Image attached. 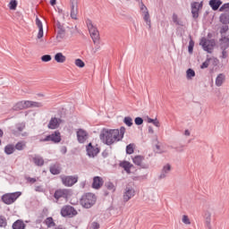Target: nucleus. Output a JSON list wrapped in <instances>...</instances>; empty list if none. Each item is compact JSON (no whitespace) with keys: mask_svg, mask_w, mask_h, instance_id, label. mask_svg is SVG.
I'll return each instance as SVG.
<instances>
[{"mask_svg":"<svg viewBox=\"0 0 229 229\" xmlns=\"http://www.w3.org/2000/svg\"><path fill=\"white\" fill-rule=\"evenodd\" d=\"M119 129H103L100 132V140L106 146H112L114 142H119Z\"/></svg>","mask_w":229,"mask_h":229,"instance_id":"nucleus-1","label":"nucleus"},{"mask_svg":"<svg viewBox=\"0 0 229 229\" xmlns=\"http://www.w3.org/2000/svg\"><path fill=\"white\" fill-rule=\"evenodd\" d=\"M96 201H98V198L93 193H85L81 196L80 199V204L83 208H92L94 205H96Z\"/></svg>","mask_w":229,"mask_h":229,"instance_id":"nucleus-2","label":"nucleus"},{"mask_svg":"<svg viewBox=\"0 0 229 229\" xmlns=\"http://www.w3.org/2000/svg\"><path fill=\"white\" fill-rule=\"evenodd\" d=\"M86 23L94 44H99V30H98V28L94 27L92 20H87Z\"/></svg>","mask_w":229,"mask_h":229,"instance_id":"nucleus-3","label":"nucleus"},{"mask_svg":"<svg viewBox=\"0 0 229 229\" xmlns=\"http://www.w3.org/2000/svg\"><path fill=\"white\" fill-rule=\"evenodd\" d=\"M199 46H201L207 53L212 54L214 47H216V39H207L202 38Z\"/></svg>","mask_w":229,"mask_h":229,"instance_id":"nucleus-4","label":"nucleus"},{"mask_svg":"<svg viewBox=\"0 0 229 229\" xmlns=\"http://www.w3.org/2000/svg\"><path fill=\"white\" fill-rule=\"evenodd\" d=\"M39 142H54V144H58L59 142H62V135L60 134V131H55L46 138L40 139Z\"/></svg>","mask_w":229,"mask_h":229,"instance_id":"nucleus-5","label":"nucleus"},{"mask_svg":"<svg viewBox=\"0 0 229 229\" xmlns=\"http://www.w3.org/2000/svg\"><path fill=\"white\" fill-rule=\"evenodd\" d=\"M22 194L21 191L13 192V193H6L2 196V201L5 205H12V203H15V200Z\"/></svg>","mask_w":229,"mask_h":229,"instance_id":"nucleus-6","label":"nucleus"},{"mask_svg":"<svg viewBox=\"0 0 229 229\" xmlns=\"http://www.w3.org/2000/svg\"><path fill=\"white\" fill-rule=\"evenodd\" d=\"M69 196H71V190L67 189H58L54 193L55 203H58L60 199H68Z\"/></svg>","mask_w":229,"mask_h":229,"instance_id":"nucleus-7","label":"nucleus"},{"mask_svg":"<svg viewBox=\"0 0 229 229\" xmlns=\"http://www.w3.org/2000/svg\"><path fill=\"white\" fill-rule=\"evenodd\" d=\"M61 216L63 217H74V216H78V211L72 206H64L61 209Z\"/></svg>","mask_w":229,"mask_h":229,"instance_id":"nucleus-8","label":"nucleus"},{"mask_svg":"<svg viewBox=\"0 0 229 229\" xmlns=\"http://www.w3.org/2000/svg\"><path fill=\"white\" fill-rule=\"evenodd\" d=\"M191 6L193 19H198L199 17V11L203 9V2H192Z\"/></svg>","mask_w":229,"mask_h":229,"instance_id":"nucleus-9","label":"nucleus"},{"mask_svg":"<svg viewBox=\"0 0 229 229\" xmlns=\"http://www.w3.org/2000/svg\"><path fill=\"white\" fill-rule=\"evenodd\" d=\"M63 184L65 187H72L74 183L78 182V175H69L62 178Z\"/></svg>","mask_w":229,"mask_h":229,"instance_id":"nucleus-10","label":"nucleus"},{"mask_svg":"<svg viewBox=\"0 0 229 229\" xmlns=\"http://www.w3.org/2000/svg\"><path fill=\"white\" fill-rule=\"evenodd\" d=\"M76 133L79 144H85V142L89 140V132H87V131L79 129Z\"/></svg>","mask_w":229,"mask_h":229,"instance_id":"nucleus-11","label":"nucleus"},{"mask_svg":"<svg viewBox=\"0 0 229 229\" xmlns=\"http://www.w3.org/2000/svg\"><path fill=\"white\" fill-rule=\"evenodd\" d=\"M86 151L88 157H91L92 158H94V157H98L100 149L99 148L93 146L92 143H89L86 147Z\"/></svg>","mask_w":229,"mask_h":229,"instance_id":"nucleus-12","label":"nucleus"},{"mask_svg":"<svg viewBox=\"0 0 229 229\" xmlns=\"http://www.w3.org/2000/svg\"><path fill=\"white\" fill-rule=\"evenodd\" d=\"M71 17L74 21L78 20V0H70Z\"/></svg>","mask_w":229,"mask_h":229,"instance_id":"nucleus-13","label":"nucleus"},{"mask_svg":"<svg viewBox=\"0 0 229 229\" xmlns=\"http://www.w3.org/2000/svg\"><path fill=\"white\" fill-rule=\"evenodd\" d=\"M135 196V190L131 187H126L123 192V201L128 203Z\"/></svg>","mask_w":229,"mask_h":229,"instance_id":"nucleus-14","label":"nucleus"},{"mask_svg":"<svg viewBox=\"0 0 229 229\" xmlns=\"http://www.w3.org/2000/svg\"><path fill=\"white\" fill-rule=\"evenodd\" d=\"M63 120L56 117H52L48 123L47 128L49 130H56V128H60V124H62Z\"/></svg>","mask_w":229,"mask_h":229,"instance_id":"nucleus-15","label":"nucleus"},{"mask_svg":"<svg viewBox=\"0 0 229 229\" xmlns=\"http://www.w3.org/2000/svg\"><path fill=\"white\" fill-rule=\"evenodd\" d=\"M142 160H144V157L142 156H136L132 158L133 164H135V165H139L140 167H142V169H148V165L143 164Z\"/></svg>","mask_w":229,"mask_h":229,"instance_id":"nucleus-16","label":"nucleus"},{"mask_svg":"<svg viewBox=\"0 0 229 229\" xmlns=\"http://www.w3.org/2000/svg\"><path fill=\"white\" fill-rule=\"evenodd\" d=\"M103 183H105V181H103V178H101L100 176H95L93 178V183H92V187L93 189H101V187H103Z\"/></svg>","mask_w":229,"mask_h":229,"instance_id":"nucleus-17","label":"nucleus"},{"mask_svg":"<svg viewBox=\"0 0 229 229\" xmlns=\"http://www.w3.org/2000/svg\"><path fill=\"white\" fill-rule=\"evenodd\" d=\"M169 173H171V165L166 164L165 165L163 166V169L159 175V180H164V178H166Z\"/></svg>","mask_w":229,"mask_h":229,"instance_id":"nucleus-18","label":"nucleus"},{"mask_svg":"<svg viewBox=\"0 0 229 229\" xmlns=\"http://www.w3.org/2000/svg\"><path fill=\"white\" fill-rule=\"evenodd\" d=\"M204 219L206 221V225L210 229L212 228V212L210 210H206L204 212Z\"/></svg>","mask_w":229,"mask_h":229,"instance_id":"nucleus-19","label":"nucleus"},{"mask_svg":"<svg viewBox=\"0 0 229 229\" xmlns=\"http://www.w3.org/2000/svg\"><path fill=\"white\" fill-rule=\"evenodd\" d=\"M120 167H123V169H124V171L127 173V174H131V168L133 167V165H131L128 161H123L120 163Z\"/></svg>","mask_w":229,"mask_h":229,"instance_id":"nucleus-20","label":"nucleus"},{"mask_svg":"<svg viewBox=\"0 0 229 229\" xmlns=\"http://www.w3.org/2000/svg\"><path fill=\"white\" fill-rule=\"evenodd\" d=\"M54 59L57 64H65L67 57L62 52H58L55 55Z\"/></svg>","mask_w":229,"mask_h":229,"instance_id":"nucleus-21","label":"nucleus"},{"mask_svg":"<svg viewBox=\"0 0 229 229\" xmlns=\"http://www.w3.org/2000/svg\"><path fill=\"white\" fill-rule=\"evenodd\" d=\"M220 49H228L229 47V38L226 36H222L219 44Z\"/></svg>","mask_w":229,"mask_h":229,"instance_id":"nucleus-22","label":"nucleus"},{"mask_svg":"<svg viewBox=\"0 0 229 229\" xmlns=\"http://www.w3.org/2000/svg\"><path fill=\"white\" fill-rule=\"evenodd\" d=\"M221 4H223V2L221 0H210L209 1V6H211V8L214 12H216V10H219Z\"/></svg>","mask_w":229,"mask_h":229,"instance_id":"nucleus-23","label":"nucleus"},{"mask_svg":"<svg viewBox=\"0 0 229 229\" xmlns=\"http://www.w3.org/2000/svg\"><path fill=\"white\" fill-rule=\"evenodd\" d=\"M226 80V76L224 73H219L216 79V86L223 87V83H225Z\"/></svg>","mask_w":229,"mask_h":229,"instance_id":"nucleus-24","label":"nucleus"},{"mask_svg":"<svg viewBox=\"0 0 229 229\" xmlns=\"http://www.w3.org/2000/svg\"><path fill=\"white\" fill-rule=\"evenodd\" d=\"M32 101L27 100L24 102H19L16 105L17 108H20V110H23L24 108H31Z\"/></svg>","mask_w":229,"mask_h":229,"instance_id":"nucleus-25","label":"nucleus"},{"mask_svg":"<svg viewBox=\"0 0 229 229\" xmlns=\"http://www.w3.org/2000/svg\"><path fill=\"white\" fill-rule=\"evenodd\" d=\"M65 38V28L57 29L56 40L57 42H62Z\"/></svg>","mask_w":229,"mask_h":229,"instance_id":"nucleus-26","label":"nucleus"},{"mask_svg":"<svg viewBox=\"0 0 229 229\" xmlns=\"http://www.w3.org/2000/svg\"><path fill=\"white\" fill-rule=\"evenodd\" d=\"M26 228V224H24V221L22 220H16L13 224V229H25Z\"/></svg>","mask_w":229,"mask_h":229,"instance_id":"nucleus-27","label":"nucleus"},{"mask_svg":"<svg viewBox=\"0 0 229 229\" xmlns=\"http://www.w3.org/2000/svg\"><path fill=\"white\" fill-rule=\"evenodd\" d=\"M143 13V21H145L147 26H148V30H151V18L149 17V11H146Z\"/></svg>","mask_w":229,"mask_h":229,"instance_id":"nucleus-28","label":"nucleus"},{"mask_svg":"<svg viewBox=\"0 0 229 229\" xmlns=\"http://www.w3.org/2000/svg\"><path fill=\"white\" fill-rule=\"evenodd\" d=\"M50 173L52 174H60V173H62V168L58 165H54L50 166Z\"/></svg>","mask_w":229,"mask_h":229,"instance_id":"nucleus-29","label":"nucleus"},{"mask_svg":"<svg viewBox=\"0 0 229 229\" xmlns=\"http://www.w3.org/2000/svg\"><path fill=\"white\" fill-rule=\"evenodd\" d=\"M220 22H222V24H229V13H225L220 15Z\"/></svg>","mask_w":229,"mask_h":229,"instance_id":"nucleus-30","label":"nucleus"},{"mask_svg":"<svg viewBox=\"0 0 229 229\" xmlns=\"http://www.w3.org/2000/svg\"><path fill=\"white\" fill-rule=\"evenodd\" d=\"M15 151V146L9 144L4 147V153L6 155H12Z\"/></svg>","mask_w":229,"mask_h":229,"instance_id":"nucleus-31","label":"nucleus"},{"mask_svg":"<svg viewBox=\"0 0 229 229\" xmlns=\"http://www.w3.org/2000/svg\"><path fill=\"white\" fill-rule=\"evenodd\" d=\"M33 162L36 165H38L41 167V165H44V158H42L41 157H33Z\"/></svg>","mask_w":229,"mask_h":229,"instance_id":"nucleus-32","label":"nucleus"},{"mask_svg":"<svg viewBox=\"0 0 229 229\" xmlns=\"http://www.w3.org/2000/svg\"><path fill=\"white\" fill-rule=\"evenodd\" d=\"M45 225H47V228H52V226H55L56 224H55V221L53 220V217L49 216L45 220Z\"/></svg>","mask_w":229,"mask_h":229,"instance_id":"nucleus-33","label":"nucleus"},{"mask_svg":"<svg viewBox=\"0 0 229 229\" xmlns=\"http://www.w3.org/2000/svg\"><path fill=\"white\" fill-rule=\"evenodd\" d=\"M194 76H196V72H194V70L189 68L186 71V78H187V80H192V78H194Z\"/></svg>","mask_w":229,"mask_h":229,"instance_id":"nucleus-34","label":"nucleus"},{"mask_svg":"<svg viewBox=\"0 0 229 229\" xmlns=\"http://www.w3.org/2000/svg\"><path fill=\"white\" fill-rule=\"evenodd\" d=\"M124 133H126V128L121 127L120 130H118V140H123Z\"/></svg>","mask_w":229,"mask_h":229,"instance_id":"nucleus-35","label":"nucleus"},{"mask_svg":"<svg viewBox=\"0 0 229 229\" xmlns=\"http://www.w3.org/2000/svg\"><path fill=\"white\" fill-rule=\"evenodd\" d=\"M172 19L173 22H174V24H176L177 26H183V21H179L178 14L174 13Z\"/></svg>","mask_w":229,"mask_h":229,"instance_id":"nucleus-36","label":"nucleus"},{"mask_svg":"<svg viewBox=\"0 0 229 229\" xmlns=\"http://www.w3.org/2000/svg\"><path fill=\"white\" fill-rule=\"evenodd\" d=\"M26 148V143L24 141H20L14 146V149H17L18 151H22Z\"/></svg>","mask_w":229,"mask_h":229,"instance_id":"nucleus-37","label":"nucleus"},{"mask_svg":"<svg viewBox=\"0 0 229 229\" xmlns=\"http://www.w3.org/2000/svg\"><path fill=\"white\" fill-rule=\"evenodd\" d=\"M8 222L6 221V217L4 216L0 215V228H6Z\"/></svg>","mask_w":229,"mask_h":229,"instance_id":"nucleus-38","label":"nucleus"},{"mask_svg":"<svg viewBox=\"0 0 229 229\" xmlns=\"http://www.w3.org/2000/svg\"><path fill=\"white\" fill-rule=\"evenodd\" d=\"M190 42H189V46H188V52L190 53V55H192L193 51H194V40H192V37L190 36Z\"/></svg>","mask_w":229,"mask_h":229,"instance_id":"nucleus-39","label":"nucleus"},{"mask_svg":"<svg viewBox=\"0 0 229 229\" xmlns=\"http://www.w3.org/2000/svg\"><path fill=\"white\" fill-rule=\"evenodd\" d=\"M123 123L126 124V126H133V119H131L130 116L124 117Z\"/></svg>","mask_w":229,"mask_h":229,"instance_id":"nucleus-40","label":"nucleus"},{"mask_svg":"<svg viewBox=\"0 0 229 229\" xmlns=\"http://www.w3.org/2000/svg\"><path fill=\"white\" fill-rule=\"evenodd\" d=\"M75 65L76 67H80L81 69H83V67H85V62H83L81 59H76Z\"/></svg>","mask_w":229,"mask_h":229,"instance_id":"nucleus-41","label":"nucleus"},{"mask_svg":"<svg viewBox=\"0 0 229 229\" xmlns=\"http://www.w3.org/2000/svg\"><path fill=\"white\" fill-rule=\"evenodd\" d=\"M10 10H17V0H11L9 3Z\"/></svg>","mask_w":229,"mask_h":229,"instance_id":"nucleus-42","label":"nucleus"},{"mask_svg":"<svg viewBox=\"0 0 229 229\" xmlns=\"http://www.w3.org/2000/svg\"><path fill=\"white\" fill-rule=\"evenodd\" d=\"M133 151H134L133 144L127 145V147H126V153H127V155H133Z\"/></svg>","mask_w":229,"mask_h":229,"instance_id":"nucleus-43","label":"nucleus"},{"mask_svg":"<svg viewBox=\"0 0 229 229\" xmlns=\"http://www.w3.org/2000/svg\"><path fill=\"white\" fill-rule=\"evenodd\" d=\"M51 60H53L51 55H44L41 56V62H51Z\"/></svg>","mask_w":229,"mask_h":229,"instance_id":"nucleus-44","label":"nucleus"},{"mask_svg":"<svg viewBox=\"0 0 229 229\" xmlns=\"http://www.w3.org/2000/svg\"><path fill=\"white\" fill-rule=\"evenodd\" d=\"M210 60H212V58H207V60L200 65V69L208 68V65H210Z\"/></svg>","mask_w":229,"mask_h":229,"instance_id":"nucleus-45","label":"nucleus"},{"mask_svg":"<svg viewBox=\"0 0 229 229\" xmlns=\"http://www.w3.org/2000/svg\"><path fill=\"white\" fill-rule=\"evenodd\" d=\"M105 185L108 191H112L113 192L115 191V186L111 182H106Z\"/></svg>","mask_w":229,"mask_h":229,"instance_id":"nucleus-46","label":"nucleus"},{"mask_svg":"<svg viewBox=\"0 0 229 229\" xmlns=\"http://www.w3.org/2000/svg\"><path fill=\"white\" fill-rule=\"evenodd\" d=\"M134 123L137 126H140L141 124L144 123V119H142V117H136L134 119Z\"/></svg>","mask_w":229,"mask_h":229,"instance_id":"nucleus-47","label":"nucleus"},{"mask_svg":"<svg viewBox=\"0 0 229 229\" xmlns=\"http://www.w3.org/2000/svg\"><path fill=\"white\" fill-rule=\"evenodd\" d=\"M183 225H191V219L189 218V216L183 215L182 219Z\"/></svg>","mask_w":229,"mask_h":229,"instance_id":"nucleus-48","label":"nucleus"},{"mask_svg":"<svg viewBox=\"0 0 229 229\" xmlns=\"http://www.w3.org/2000/svg\"><path fill=\"white\" fill-rule=\"evenodd\" d=\"M219 12H229V3L224 4L220 8Z\"/></svg>","mask_w":229,"mask_h":229,"instance_id":"nucleus-49","label":"nucleus"},{"mask_svg":"<svg viewBox=\"0 0 229 229\" xmlns=\"http://www.w3.org/2000/svg\"><path fill=\"white\" fill-rule=\"evenodd\" d=\"M229 27L228 25L225 24L224 26H222L221 30H220V33L222 35V37H225V33H226V31H228Z\"/></svg>","mask_w":229,"mask_h":229,"instance_id":"nucleus-50","label":"nucleus"},{"mask_svg":"<svg viewBox=\"0 0 229 229\" xmlns=\"http://www.w3.org/2000/svg\"><path fill=\"white\" fill-rule=\"evenodd\" d=\"M16 128H17L18 131H22L24 130V128H26V123H18V124H16Z\"/></svg>","mask_w":229,"mask_h":229,"instance_id":"nucleus-51","label":"nucleus"},{"mask_svg":"<svg viewBox=\"0 0 229 229\" xmlns=\"http://www.w3.org/2000/svg\"><path fill=\"white\" fill-rule=\"evenodd\" d=\"M42 106H43L42 103H40V102H33L32 101L31 107H33V108H40Z\"/></svg>","mask_w":229,"mask_h":229,"instance_id":"nucleus-52","label":"nucleus"},{"mask_svg":"<svg viewBox=\"0 0 229 229\" xmlns=\"http://www.w3.org/2000/svg\"><path fill=\"white\" fill-rule=\"evenodd\" d=\"M220 57L224 60L228 58V52L226 51V49H222V55Z\"/></svg>","mask_w":229,"mask_h":229,"instance_id":"nucleus-53","label":"nucleus"},{"mask_svg":"<svg viewBox=\"0 0 229 229\" xmlns=\"http://www.w3.org/2000/svg\"><path fill=\"white\" fill-rule=\"evenodd\" d=\"M36 24H37L38 30L44 28L43 25H42V21H41L40 19H38V18L36 19Z\"/></svg>","mask_w":229,"mask_h":229,"instance_id":"nucleus-54","label":"nucleus"},{"mask_svg":"<svg viewBox=\"0 0 229 229\" xmlns=\"http://www.w3.org/2000/svg\"><path fill=\"white\" fill-rule=\"evenodd\" d=\"M38 38H42L44 37V28L43 29H38Z\"/></svg>","mask_w":229,"mask_h":229,"instance_id":"nucleus-55","label":"nucleus"},{"mask_svg":"<svg viewBox=\"0 0 229 229\" xmlns=\"http://www.w3.org/2000/svg\"><path fill=\"white\" fill-rule=\"evenodd\" d=\"M91 228H93V229H99V223H98V222H93V223L91 224Z\"/></svg>","mask_w":229,"mask_h":229,"instance_id":"nucleus-56","label":"nucleus"},{"mask_svg":"<svg viewBox=\"0 0 229 229\" xmlns=\"http://www.w3.org/2000/svg\"><path fill=\"white\" fill-rule=\"evenodd\" d=\"M152 124H154V126H156L157 128H160V122L157 118L154 119V122Z\"/></svg>","mask_w":229,"mask_h":229,"instance_id":"nucleus-57","label":"nucleus"},{"mask_svg":"<svg viewBox=\"0 0 229 229\" xmlns=\"http://www.w3.org/2000/svg\"><path fill=\"white\" fill-rule=\"evenodd\" d=\"M175 150L178 151V153H183V145H181L180 147H176Z\"/></svg>","mask_w":229,"mask_h":229,"instance_id":"nucleus-58","label":"nucleus"},{"mask_svg":"<svg viewBox=\"0 0 229 229\" xmlns=\"http://www.w3.org/2000/svg\"><path fill=\"white\" fill-rule=\"evenodd\" d=\"M55 26V28H57V30L64 28V25H62V23H60V21H56Z\"/></svg>","mask_w":229,"mask_h":229,"instance_id":"nucleus-59","label":"nucleus"},{"mask_svg":"<svg viewBox=\"0 0 229 229\" xmlns=\"http://www.w3.org/2000/svg\"><path fill=\"white\" fill-rule=\"evenodd\" d=\"M140 10L143 12V13H144V12H148V7H146V5H144V4L141 5V7H140Z\"/></svg>","mask_w":229,"mask_h":229,"instance_id":"nucleus-60","label":"nucleus"},{"mask_svg":"<svg viewBox=\"0 0 229 229\" xmlns=\"http://www.w3.org/2000/svg\"><path fill=\"white\" fill-rule=\"evenodd\" d=\"M28 182H30V183H35V182H37V179L29 177Z\"/></svg>","mask_w":229,"mask_h":229,"instance_id":"nucleus-61","label":"nucleus"},{"mask_svg":"<svg viewBox=\"0 0 229 229\" xmlns=\"http://www.w3.org/2000/svg\"><path fill=\"white\" fill-rule=\"evenodd\" d=\"M184 135H185L186 137H191V131H190L189 130H185V131H184Z\"/></svg>","mask_w":229,"mask_h":229,"instance_id":"nucleus-62","label":"nucleus"},{"mask_svg":"<svg viewBox=\"0 0 229 229\" xmlns=\"http://www.w3.org/2000/svg\"><path fill=\"white\" fill-rule=\"evenodd\" d=\"M148 133H150V134L155 133V131L153 130V127H151V126L148 127Z\"/></svg>","mask_w":229,"mask_h":229,"instance_id":"nucleus-63","label":"nucleus"},{"mask_svg":"<svg viewBox=\"0 0 229 229\" xmlns=\"http://www.w3.org/2000/svg\"><path fill=\"white\" fill-rule=\"evenodd\" d=\"M147 122L153 124V123L155 122V119L148 117Z\"/></svg>","mask_w":229,"mask_h":229,"instance_id":"nucleus-64","label":"nucleus"}]
</instances>
